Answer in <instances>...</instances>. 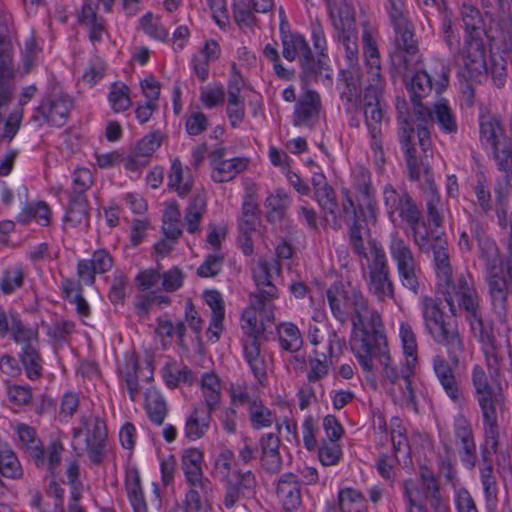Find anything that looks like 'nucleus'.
Instances as JSON below:
<instances>
[{"instance_id":"50","label":"nucleus","mask_w":512,"mask_h":512,"mask_svg":"<svg viewBox=\"0 0 512 512\" xmlns=\"http://www.w3.org/2000/svg\"><path fill=\"white\" fill-rule=\"evenodd\" d=\"M145 398V407L149 418L158 425L162 424L166 416V404L162 396L157 390L150 388L147 390Z\"/></svg>"},{"instance_id":"61","label":"nucleus","mask_w":512,"mask_h":512,"mask_svg":"<svg viewBox=\"0 0 512 512\" xmlns=\"http://www.w3.org/2000/svg\"><path fill=\"white\" fill-rule=\"evenodd\" d=\"M200 101L206 108H213L223 103L224 89L220 84H208L201 89Z\"/></svg>"},{"instance_id":"16","label":"nucleus","mask_w":512,"mask_h":512,"mask_svg":"<svg viewBox=\"0 0 512 512\" xmlns=\"http://www.w3.org/2000/svg\"><path fill=\"white\" fill-rule=\"evenodd\" d=\"M260 294H251L241 317V328L248 338H258L265 331V322L273 320L272 302Z\"/></svg>"},{"instance_id":"1","label":"nucleus","mask_w":512,"mask_h":512,"mask_svg":"<svg viewBox=\"0 0 512 512\" xmlns=\"http://www.w3.org/2000/svg\"><path fill=\"white\" fill-rule=\"evenodd\" d=\"M462 18L466 30L460 57L471 78L490 71L494 83L503 86L506 65L512 62V20H489L481 18L479 11L471 5H463Z\"/></svg>"},{"instance_id":"51","label":"nucleus","mask_w":512,"mask_h":512,"mask_svg":"<svg viewBox=\"0 0 512 512\" xmlns=\"http://www.w3.org/2000/svg\"><path fill=\"white\" fill-rule=\"evenodd\" d=\"M289 205V197L283 190H276L266 199V214L270 221H277L284 217Z\"/></svg>"},{"instance_id":"27","label":"nucleus","mask_w":512,"mask_h":512,"mask_svg":"<svg viewBox=\"0 0 512 512\" xmlns=\"http://www.w3.org/2000/svg\"><path fill=\"white\" fill-rule=\"evenodd\" d=\"M283 50L282 54L288 61L298 59L304 70H310L309 57L311 56L310 48L305 39L299 34L285 35L282 38ZM311 70H313L311 68Z\"/></svg>"},{"instance_id":"13","label":"nucleus","mask_w":512,"mask_h":512,"mask_svg":"<svg viewBox=\"0 0 512 512\" xmlns=\"http://www.w3.org/2000/svg\"><path fill=\"white\" fill-rule=\"evenodd\" d=\"M325 1L332 25L338 32V37L345 47L347 59L350 63H353L357 60L358 55L354 10L348 3L349 0H343L340 6L332 4L330 0Z\"/></svg>"},{"instance_id":"25","label":"nucleus","mask_w":512,"mask_h":512,"mask_svg":"<svg viewBox=\"0 0 512 512\" xmlns=\"http://www.w3.org/2000/svg\"><path fill=\"white\" fill-rule=\"evenodd\" d=\"M63 452V444L58 440H54L46 448H43L41 445L30 457L37 468L54 475L61 463Z\"/></svg>"},{"instance_id":"5","label":"nucleus","mask_w":512,"mask_h":512,"mask_svg":"<svg viewBox=\"0 0 512 512\" xmlns=\"http://www.w3.org/2000/svg\"><path fill=\"white\" fill-rule=\"evenodd\" d=\"M375 362L383 367L384 387L393 402L399 406L417 411L418 389L413 377V366L405 369L393 364L388 352H380Z\"/></svg>"},{"instance_id":"44","label":"nucleus","mask_w":512,"mask_h":512,"mask_svg":"<svg viewBox=\"0 0 512 512\" xmlns=\"http://www.w3.org/2000/svg\"><path fill=\"white\" fill-rule=\"evenodd\" d=\"M0 473L7 478L18 479L23 475L19 460L12 449L0 443Z\"/></svg>"},{"instance_id":"31","label":"nucleus","mask_w":512,"mask_h":512,"mask_svg":"<svg viewBox=\"0 0 512 512\" xmlns=\"http://www.w3.org/2000/svg\"><path fill=\"white\" fill-rule=\"evenodd\" d=\"M192 184L193 177L190 169L183 166L179 159H174L168 174V187L183 197L191 191Z\"/></svg>"},{"instance_id":"8","label":"nucleus","mask_w":512,"mask_h":512,"mask_svg":"<svg viewBox=\"0 0 512 512\" xmlns=\"http://www.w3.org/2000/svg\"><path fill=\"white\" fill-rule=\"evenodd\" d=\"M480 408L484 432V456L495 453L499 445V419L505 409V396L499 387L496 391L475 397Z\"/></svg>"},{"instance_id":"52","label":"nucleus","mask_w":512,"mask_h":512,"mask_svg":"<svg viewBox=\"0 0 512 512\" xmlns=\"http://www.w3.org/2000/svg\"><path fill=\"white\" fill-rule=\"evenodd\" d=\"M248 414L250 423L255 429L270 427L274 422L273 413L259 399L251 402Z\"/></svg>"},{"instance_id":"12","label":"nucleus","mask_w":512,"mask_h":512,"mask_svg":"<svg viewBox=\"0 0 512 512\" xmlns=\"http://www.w3.org/2000/svg\"><path fill=\"white\" fill-rule=\"evenodd\" d=\"M382 86L383 84H370L365 89L362 99L365 122L372 139L371 146L380 160L383 157L381 134L385 122V115L380 100Z\"/></svg>"},{"instance_id":"57","label":"nucleus","mask_w":512,"mask_h":512,"mask_svg":"<svg viewBox=\"0 0 512 512\" xmlns=\"http://www.w3.org/2000/svg\"><path fill=\"white\" fill-rule=\"evenodd\" d=\"M432 88L431 76L425 71L417 72L408 83V89L415 105L419 104L417 99L428 95Z\"/></svg>"},{"instance_id":"45","label":"nucleus","mask_w":512,"mask_h":512,"mask_svg":"<svg viewBox=\"0 0 512 512\" xmlns=\"http://www.w3.org/2000/svg\"><path fill=\"white\" fill-rule=\"evenodd\" d=\"M206 209V196L204 193H196L191 199L185 221L187 223V230L189 233H196L199 229V223Z\"/></svg>"},{"instance_id":"34","label":"nucleus","mask_w":512,"mask_h":512,"mask_svg":"<svg viewBox=\"0 0 512 512\" xmlns=\"http://www.w3.org/2000/svg\"><path fill=\"white\" fill-rule=\"evenodd\" d=\"M125 489L134 512H148L140 475L136 468L131 467L126 470Z\"/></svg>"},{"instance_id":"17","label":"nucleus","mask_w":512,"mask_h":512,"mask_svg":"<svg viewBox=\"0 0 512 512\" xmlns=\"http://www.w3.org/2000/svg\"><path fill=\"white\" fill-rule=\"evenodd\" d=\"M396 30V49L392 53V61L399 68L410 69L419 61L418 48L410 23L406 17L402 18V23L397 20H391Z\"/></svg>"},{"instance_id":"30","label":"nucleus","mask_w":512,"mask_h":512,"mask_svg":"<svg viewBox=\"0 0 512 512\" xmlns=\"http://www.w3.org/2000/svg\"><path fill=\"white\" fill-rule=\"evenodd\" d=\"M89 225L87 200L83 195H76L69 203L64 217L65 228L84 229Z\"/></svg>"},{"instance_id":"32","label":"nucleus","mask_w":512,"mask_h":512,"mask_svg":"<svg viewBox=\"0 0 512 512\" xmlns=\"http://www.w3.org/2000/svg\"><path fill=\"white\" fill-rule=\"evenodd\" d=\"M277 496L287 511L295 510L301 504L300 487L292 474L283 476L277 487Z\"/></svg>"},{"instance_id":"35","label":"nucleus","mask_w":512,"mask_h":512,"mask_svg":"<svg viewBox=\"0 0 512 512\" xmlns=\"http://www.w3.org/2000/svg\"><path fill=\"white\" fill-rule=\"evenodd\" d=\"M245 358L257 380L262 383L266 378V356L261 352L258 338H249L244 344Z\"/></svg>"},{"instance_id":"56","label":"nucleus","mask_w":512,"mask_h":512,"mask_svg":"<svg viewBox=\"0 0 512 512\" xmlns=\"http://www.w3.org/2000/svg\"><path fill=\"white\" fill-rule=\"evenodd\" d=\"M446 247V241L440 238H437L436 244L433 246L437 275L441 281L449 280V278L452 276V269L449 264Z\"/></svg>"},{"instance_id":"43","label":"nucleus","mask_w":512,"mask_h":512,"mask_svg":"<svg viewBox=\"0 0 512 512\" xmlns=\"http://www.w3.org/2000/svg\"><path fill=\"white\" fill-rule=\"evenodd\" d=\"M277 334L280 346L285 351L297 352L303 344L301 332L294 323L283 322L279 324Z\"/></svg>"},{"instance_id":"9","label":"nucleus","mask_w":512,"mask_h":512,"mask_svg":"<svg viewBox=\"0 0 512 512\" xmlns=\"http://www.w3.org/2000/svg\"><path fill=\"white\" fill-rule=\"evenodd\" d=\"M480 134L481 140L491 145L498 166L506 172L507 183L512 187V136L506 137L499 121L491 116L481 117Z\"/></svg>"},{"instance_id":"47","label":"nucleus","mask_w":512,"mask_h":512,"mask_svg":"<svg viewBox=\"0 0 512 512\" xmlns=\"http://www.w3.org/2000/svg\"><path fill=\"white\" fill-rule=\"evenodd\" d=\"M163 231L170 239L181 235V212L174 202L168 203L163 213Z\"/></svg>"},{"instance_id":"10","label":"nucleus","mask_w":512,"mask_h":512,"mask_svg":"<svg viewBox=\"0 0 512 512\" xmlns=\"http://www.w3.org/2000/svg\"><path fill=\"white\" fill-rule=\"evenodd\" d=\"M369 255L365 257L369 261L367 286L369 292L379 301H385L394 297V286L389 277V268L386 254L383 248L375 242H369Z\"/></svg>"},{"instance_id":"23","label":"nucleus","mask_w":512,"mask_h":512,"mask_svg":"<svg viewBox=\"0 0 512 512\" xmlns=\"http://www.w3.org/2000/svg\"><path fill=\"white\" fill-rule=\"evenodd\" d=\"M204 299L211 309V320L207 329V336L211 342L215 343L219 340L224 329L223 321L225 311L223 299L221 294L215 290L206 291L204 293Z\"/></svg>"},{"instance_id":"28","label":"nucleus","mask_w":512,"mask_h":512,"mask_svg":"<svg viewBox=\"0 0 512 512\" xmlns=\"http://www.w3.org/2000/svg\"><path fill=\"white\" fill-rule=\"evenodd\" d=\"M71 107L68 97L55 95L42 103L40 111L47 121L54 126L64 125Z\"/></svg>"},{"instance_id":"2","label":"nucleus","mask_w":512,"mask_h":512,"mask_svg":"<svg viewBox=\"0 0 512 512\" xmlns=\"http://www.w3.org/2000/svg\"><path fill=\"white\" fill-rule=\"evenodd\" d=\"M431 122L437 123L444 133L457 132L456 118L445 100L435 103L433 110L424 107L422 104L414 105V116L411 119L400 121V142L406 154L409 176L412 180H418L422 170L427 172V167L424 164L420 165L415 155L413 147L415 130L419 145L426 153L431 146L427 128V125Z\"/></svg>"},{"instance_id":"38","label":"nucleus","mask_w":512,"mask_h":512,"mask_svg":"<svg viewBox=\"0 0 512 512\" xmlns=\"http://www.w3.org/2000/svg\"><path fill=\"white\" fill-rule=\"evenodd\" d=\"M200 389L209 411L218 408L221 400V381L214 372H205L200 379Z\"/></svg>"},{"instance_id":"4","label":"nucleus","mask_w":512,"mask_h":512,"mask_svg":"<svg viewBox=\"0 0 512 512\" xmlns=\"http://www.w3.org/2000/svg\"><path fill=\"white\" fill-rule=\"evenodd\" d=\"M345 200L343 213L353 220L350 230V239L353 248L358 254L364 253V236L368 233V226L376 223L377 205L374 200L370 179L366 171H360L353 185V190H342Z\"/></svg>"},{"instance_id":"46","label":"nucleus","mask_w":512,"mask_h":512,"mask_svg":"<svg viewBox=\"0 0 512 512\" xmlns=\"http://www.w3.org/2000/svg\"><path fill=\"white\" fill-rule=\"evenodd\" d=\"M51 211L45 202L30 204L23 209L18 216V221L28 224L35 221L41 226H47L50 223Z\"/></svg>"},{"instance_id":"40","label":"nucleus","mask_w":512,"mask_h":512,"mask_svg":"<svg viewBox=\"0 0 512 512\" xmlns=\"http://www.w3.org/2000/svg\"><path fill=\"white\" fill-rule=\"evenodd\" d=\"M203 453L197 448L183 451L181 465L187 482L205 480L202 470Z\"/></svg>"},{"instance_id":"63","label":"nucleus","mask_w":512,"mask_h":512,"mask_svg":"<svg viewBox=\"0 0 512 512\" xmlns=\"http://www.w3.org/2000/svg\"><path fill=\"white\" fill-rule=\"evenodd\" d=\"M314 195L320 207L336 199L331 186L327 184L322 175L313 177Z\"/></svg>"},{"instance_id":"6","label":"nucleus","mask_w":512,"mask_h":512,"mask_svg":"<svg viewBox=\"0 0 512 512\" xmlns=\"http://www.w3.org/2000/svg\"><path fill=\"white\" fill-rule=\"evenodd\" d=\"M445 283L444 298L453 315L465 311L473 329L482 325L479 296L474 282L469 275L458 274L443 280Z\"/></svg>"},{"instance_id":"33","label":"nucleus","mask_w":512,"mask_h":512,"mask_svg":"<svg viewBox=\"0 0 512 512\" xmlns=\"http://www.w3.org/2000/svg\"><path fill=\"white\" fill-rule=\"evenodd\" d=\"M320 109V97L311 90L305 91L296 105L294 123L305 125L318 116Z\"/></svg>"},{"instance_id":"59","label":"nucleus","mask_w":512,"mask_h":512,"mask_svg":"<svg viewBox=\"0 0 512 512\" xmlns=\"http://www.w3.org/2000/svg\"><path fill=\"white\" fill-rule=\"evenodd\" d=\"M139 26L148 36L157 39L165 40L169 33L160 23L158 17L148 12L139 19Z\"/></svg>"},{"instance_id":"11","label":"nucleus","mask_w":512,"mask_h":512,"mask_svg":"<svg viewBox=\"0 0 512 512\" xmlns=\"http://www.w3.org/2000/svg\"><path fill=\"white\" fill-rule=\"evenodd\" d=\"M388 249L396 264L401 284L417 293L420 286L421 268L409 245L398 235H392Z\"/></svg>"},{"instance_id":"20","label":"nucleus","mask_w":512,"mask_h":512,"mask_svg":"<svg viewBox=\"0 0 512 512\" xmlns=\"http://www.w3.org/2000/svg\"><path fill=\"white\" fill-rule=\"evenodd\" d=\"M211 178L216 183H224L233 180L237 174L245 171L248 167V159L244 157H235L232 159H222L223 149H217L212 154Z\"/></svg>"},{"instance_id":"42","label":"nucleus","mask_w":512,"mask_h":512,"mask_svg":"<svg viewBox=\"0 0 512 512\" xmlns=\"http://www.w3.org/2000/svg\"><path fill=\"white\" fill-rule=\"evenodd\" d=\"M364 56L366 65L369 67L371 75V84H383L380 74V58L375 41L369 31H364L362 36Z\"/></svg>"},{"instance_id":"54","label":"nucleus","mask_w":512,"mask_h":512,"mask_svg":"<svg viewBox=\"0 0 512 512\" xmlns=\"http://www.w3.org/2000/svg\"><path fill=\"white\" fill-rule=\"evenodd\" d=\"M120 373L122 374L132 400H135L139 394L138 386V363L134 355L128 354L125 356L124 363L120 367Z\"/></svg>"},{"instance_id":"41","label":"nucleus","mask_w":512,"mask_h":512,"mask_svg":"<svg viewBox=\"0 0 512 512\" xmlns=\"http://www.w3.org/2000/svg\"><path fill=\"white\" fill-rule=\"evenodd\" d=\"M211 412L207 407H197L194 409L187 419L185 426V434L189 439L197 440L204 436L209 428Z\"/></svg>"},{"instance_id":"36","label":"nucleus","mask_w":512,"mask_h":512,"mask_svg":"<svg viewBox=\"0 0 512 512\" xmlns=\"http://www.w3.org/2000/svg\"><path fill=\"white\" fill-rule=\"evenodd\" d=\"M262 465L269 472H278L282 466V457L279 452L280 440L272 433L261 439Z\"/></svg>"},{"instance_id":"21","label":"nucleus","mask_w":512,"mask_h":512,"mask_svg":"<svg viewBox=\"0 0 512 512\" xmlns=\"http://www.w3.org/2000/svg\"><path fill=\"white\" fill-rule=\"evenodd\" d=\"M279 273L280 266L276 261L259 259L253 268V278L259 289L255 294H260L268 300L275 299L277 297V289L272 282Z\"/></svg>"},{"instance_id":"60","label":"nucleus","mask_w":512,"mask_h":512,"mask_svg":"<svg viewBox=\"0 0 512 512\" xmlns=\"http://www.w3.org/2000/svg\"><path fill=\"white\" fill-rule=\"evenodd\" d=\"M15 430L20 444L27 451L29 456H31L42 445L32 427L21 423L15 426Z\"/></svg>"},{"instance_id":"48","label":"nucleus","mask_w":512,"mask_h":512,"mask_svg":"<svg viewBox=\"0 0 512 512\" xmlns=\"http://www.w3.org/2000/svg\"><path fill=\"white\" fill-rule=\"evenodd\" d=\"M338 504L341 512H363L366 508L363 495L352 488L339 491Z\"/></svg>"},{"instance_id":"24","label":"nucleus","mask_w":512,"mask_h":512,"mask_svg":"<svg viewBox=\"0 0 512 512\" xmlns=\"http://www.w3.org/2000/svg\"><path fill=\"white\" fill-rule=\"evenodd\" d=\"M274 7L273 0H234V19L240 26L254 23V12L267 13Z\"/></svg>"},{"instance_id":"64","label":"nucleus","mask_w":512,"mask_h":512,"mask_svg":"<svg viewBox=\"0 0 512 512\" xmlns=\"http://www.w3.org/2000/svg\"><path fill=\"white\" fill-rule=\"evenodd\" d=\"M341 454L340 446L336 442H330L320 446L318 457L324 466H333L339 462Z\"/></svg>"},{"instance_id":"22","label":"nucleus","mask_w":512,"mask_h":512,"mask_svg":"<svg viewBox=\"0 0 512 512\" xmlns=\"http://www.w3.org/2000/svg\"><path fill=\"white\" fill-rule=\"evenodd\" d=\"M259 226L260 220L256 214V207L250 203H245L239 222V241L246 255L253 252V242L260 235Z\"/></svg>"},{"instance_id":"53","label":"nucleus","mask_w":512,"mask_h":512,"mask_svg":"<svg viewBox=\"0 0 512 512\" xmlns=\"http://www.w3.org/2000/svg\"><path fill=\"white\" fill-rule=\"evenodd\" d=\"M20 359L24 367L26 376L30 380H35L40 377L42 371V361L37 351V346H24Z\"/></svg>"},{"instance_id":"58","label":"nucleus","mask_w":512,"mask_h":512,"mask_svg":"<svg viewBox=\"0 0 512 512\" xmlns=\"http://www.w3.org/2000/svg\"><path fill=\"white\" fill-rule=\"evenodd\" d=\"M11 337L24 346H38V331L34 327L25 326L20 319L14 320Z\"/></svg>"},{"instance_id":"26","label":"nucleus","mask_w":512,"mask_h":512,"mask_svg":"<svg viewBox=\"0 0 512 512\" xmlns=\"http://www.w3.org/2000/svg\"><path fill=\"white\" fill-rule=\"evenodd\" d=\"M189 490L185 496V504L190 511L208 512L210 509L209 493L211 483L208 479L188 482Z\"/></svg>"},{"instance_id":"19","label":"nucleus","mask_w":512,"mask_h":512,"mask_svg":"<svg viewBox=\"0 0 512 512\" xmlns=\"http://www.w3.org/2000/svg\"><path fill=\"white\" fill-rule=\"evenodd\" d=\"M437 490L438 486L433 473L427 469L421 472L419 483L413 480L405 482V493L409 504L423 502L424 499H430L431 504L434 505L437 512H446L445 506H443L436 497Z\"/></svg>"},{"instance_id":"55","label":"nucleus","mask_w":512,"mask_h":512,"mask_svg":"<svg viewBox=\"0 0 512 512\" xmlns=\"http://www.w3.org/2000/svg\"><path fill=\"white\" fill-rule=\"evenodd\" d=\"M399 337L402 343L403 353L406 357V365L414 366L417 361V342L416 336L407 323H401Z\"/></svg>"},{"instance_id":"3","label":"nucleus","mask_w":512,"mask_h":512,"mask_svg":"<svg viewBox=\"0 0 512 512\" xmlns=\"http://www.w3.org/2000/svg\"><path fill=\"white\" fill-rule=\"evenodd\" d=\"M351 323V349L362 368L372 371L378 354L387 352L381 346L385 343L381 316L368 306L367 300L362 296L351 311Z\"/></svg>"},{"instance_id":"29","label":"nucleus","mask_w":512,"mask_h":512,"mask_svg":"<svg viewBox=\"0 0 512 512\" xmlns=\"http://www.w3.org/2000/svg\"><path fill=\"white\" fill-rule=\"evenodd\" d=\"M384 201L391 215L399 212L408 221L417 219L418 211L406 194L399 195L392 187L388 186L384 190Z\"/></svg>"},{"instance_id":"39","label":"nucleus","mask_w":512,"mask_h":512,"mask_svg":"<svg viewBox=\"0 0 512 512\" xmlns=\"http://www.w3.org/2000/svg\"><path fill=\"white\" fill-rule=\"evenodd\" d=\"M220 51V46L216 41L208 40L199 54L194 57L193 69L199 80L207 79L209 63L219 58Z\"/></svg>"},{"instance_id":"15","label":"nucleus","mask_w":512,"mask_h":512,"mask_svg":"<svg viewBox=\"0 0 512 512\" xmlns=\"http://www.w3.org/2000/svg\"><path fill=\"white\" fill-rule=\"evenodd\" d=\"M422 314L425 327L436 342L447 345L453 350L462 349L458 333L446 326L443 313L435 299L431 297L422 299Z\"/></svg>"},{"instance_id":"49","label":"nucleus","mask_w":512,"mask_h":512,"mask_svg":"<svg viewBox=\"0 0 512 512\" xmlns=\"http://www.w3.org/2000/svg\"><path fill=\"white\" fill-rule=\"evenodd\" d=\"M108 100L114 112L126 111L132 104L129 87L122 82L113 83L110 87Z\"/></svg>"},{"instance_id":"18","label":"nucleus","mask_w":512,"mask_h":512,"mask_svg":"<svg viewBox=\"0 0 512 512\" xmlns=\"http://www.w3.org/2000/svg\"><path fill=\"white\" fill-rule=\"evenodd\" d=\"M362 293L351 284H334L327 290V300L332 314L340 321H345L362 298Z\"/></svg>"},{"instance_id":"7","label":"nucleus","mask_w":512,"mask_h":512,"mask_svg":"<svg viewBox=\"0 0 512 512\" xmlns=\"http://www.w3.org/2000/svg\"><path fill=\"white\" fill-rule=\"evenodd\" d=\"M497 217L499 224L504 227L510 228L508 238V257L503 264L502 273H492L488 278L489 292L498 312L505 313L507 296L512 294V212H509L506 207H500L497 210Z\"/></svg>"},{"instance_id":"62","label":"nucleus","mask_w":512,"mask_h":512,"mask_svg":"<svg viewBox=\"0 0 512 512\" xmlns=\"http://www.w3.org/2000/svg\"><path fill=\"white\" fill-rule=\"evenodd\" d=\"M223 261L224 256L221 252L212 253L198 267L197 274L203 278L214 277L220 272Z\"/></svg>"},{"instance_id":"37","label":"nucleus","mask_w":512,"mask_h":512,"mask_svg":"<svg viewBox=\"0 0 512 512\" xmlns=\"http://www.w3.org/2000/svg\"><path fill=\"white\" fill-rule=\"evenodd\" d=\"M79 22L88 31L89 39L92 42L101 40L104 25L102 19L97 16V5L91 0L85 2L79 14Z\"/></svg>"},{"instance_id":"14","label":"nucleus","mask_w":512,"mask_h":512,"mask_svg":"<svg viewBox=\"0 0 512 512\" xmlns=\"http://www.w3.org/2000/svg\"><path fill=\"white\" fill-rule=\"evenodd\" d=\"M107 432L105 423L97 417H83L80 424L74 428V444L85 449L91 461L98 463L104 448Z\"/></svg>"}]
</instances>
